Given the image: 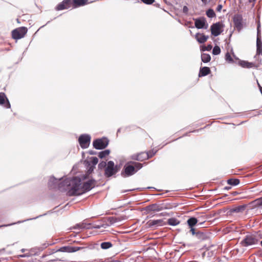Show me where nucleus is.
I'll list each match as a JSON object with an SVG mask.
<instances>
[{
    "label": "nucleus",
    "mask_w": 262,
    "mask_h": 262,
    "mask_svg": "<svg viewBox=\"0 0 262 262\" xmlns=\"http://www.w3.org/2000/svg\"><path fill=\"white\" fill-rule=\"evenodd\" d=\"M79 182V178L77 177L66 178L63 181L58 183L56 188L61 192H66L69 196L77 195Z\"/></svg>",
    "instance_id": "nucleus-1"
},
{
    "label": "nucleus",
    "mask_w": 262,
    "mask_h": 262,
    "mask_svg": "<svg viewBox=\"0 0 262 262\" xmlns=\"http://www.w3.org/2000/svg\"><path fill=\"white\" fill-rule=\"evenodd\" d=\"M79 187L77 191V195H81L85 192H88L92 189L95 185L96 180L94 179H91L87 181L84 182L82 185L81 184V179L79 178Z\"/></svg>",
    "instance_id": "nucleus-2"
},
{
    "label": "nucleus",
    "mask_w": 262,
    "mask_h": 262,
    "mask_svg": "<svg viewBox=\"0 0 262 262\" xmlns=\"http://www.w3.org/2000/svg\"><path fill=\"white\" fill-rule=\"evenodd\" d=\"M259 239L258 237L252 234H247L244 238L241 241V244L243 247H249L258 244Z\"/></svg>",
    "instance_id": "nucleus-3"
},
{
    "label": "nucleus",
    "mask_w": 262,
    "mask_h": 262,
    "mask_svg": "<svg viewBox=\"0 0 262 262\" xmlns=\"http://www.w3.org/2000/svg\"><path fill=\"white\" fill-rule=\"evenodd\" d=\"M118 171V166L115 165L113 161H110L107 162L105 168L104 174L106 177L109 178L115 174Z\"/></svg>",
    "instance_id": "nucleus-4"
},
{
    "label": "nucleus",
    "mask_w": 262,
    "mask_h": 262,
    "mask_svg": "<svg viewBox=\"0 0 262 262\" xmlns=\"http://www.w3.org/2000/svg\"><path fill=\"white\" fill-rule=\"evenodd\" d=\"M135 168L130 162L126 163L121 172V176L123 178L130 177L136 173Z\"/></svg>",
    "instance_id": "nucleus-5"
},
{
    "label": "nucleus",
    "mask_w": 262,
    "mask_h": 262,
    "mask_svg": "<svg viewBox=\"0 0 262 262\" xmlns=\"http://www.w3.org/2000/svg\"><path fill=\"white\" fill-rule=\"evenodd\" d=\"M108 142L109 140L107 138L103 137L94 140L93 145L96 149H103L108 145Z\"/></svg>",
    "instance_id": "nucleus-6"
},
{
    "label": "nucleus",
    "mask_w": 262,
    "mask_h": 262,
    "mask_svg": "<svg viewBox=\"0 0 262 262\" xmlns=\"http://www.w3.org/2000/svg\"><path fill=\"white\" fill-rule=\"evenodd\" d=\"M28 29L25 27H21L13 30L12 31V37L14 39H19L25 36L27 33Z\"/></svg>",
    "instance_id": "nucleus-7"
},
{
    "label": "nucleus",
    "mask_w": 262,
    "mask_h": 262,
    "mask_svg": "<svg viewBox=\"0 0 262 262\" xmlns=\"http://www.w3.org/2000/svg\"><path fill=\"white\" fill-rule=\"evenodd\" d=\"M91 137L88 134L81 135L78 139L79 143L82 149L88 148L90 144Z\"/></svg>",
    "instance_id": "nucleus-8"
},
{
    "label": "nucleus",
    "mask_w": 262,
    "mask_h": 262,
    "mask_svg": "<svg viewBox=\"0 0 262 262\" xmlns=\"http://www.w3.org/2000/svg\"><path fill=\"white\" fill-rule=\"evenodd\" d=\"M233 21L234 27L238 32H240L243 28V18L242 15L239 14H235L233 17Z\"/></svg>",
    "instance_id": "nucleus-9"
},
{
    "label": "nucleus",
    "mask_w": 262,
    "mask_h": 262,
    "mask_svg": "<svg viewBox=\"0 0 262 262\" xmlns=\"http://www.w3.org/2000/svg\"><path fill=\"white\" fill-rule=\"evenodd\" d=\"M223 27L224 25L220 22L213 24L210 27L211 34L215 37L219 36L223 31L222 28Z\"/></svg>",
    "instance_id": "nucleus-10"
},
{
    "label": "nucleus",
    "mask_w": 262,
    "mask_h": 262,
    "mask_svg": "<svg viewBox=\"0 0 262 262\" xmlns=\"http://www.w3.org/2000/svg\"><path fill=\"white\" fill-rule=\"evenodd\" d=\"M84 248L83 247L67 246L60 247L56 251L72 253L76 252L79 250L83 249Z\"/></svg>",
    "instance_id": "nucleus-11"
},
{
    "label": "nucleus",
    "mask_w": 262,
    "mask_h": 262,
    "mask_svg": "<svg viewBox=\"0 0 262 262\" xmlns=\"http://www.w3.org/2000/svg\"><path fill=\"white\" fill-rule=\"evenodd\" d=\"M194 24L195 27L198 29H207L208 27L206 20L203 17L195 19Z\"/></svg>",
    "instance_id": "nucleus-12"
},
{
    "label": "nucleus",
    "mask_w": 262,
    "mask_h": 262,
    "mask_svg": "<svg viewBox=\"0 0 262 262\" xmlns=\"http://www.w3.org/2000/svg\"><path fill=\"white\" fill-rule=\"evenodd\" d=\"M72 5H73L72 0H63L61 3L57 5L55 9L57 11L67 9L71 8Z\"/></svg>",
    "instance_id": "nucleus-13"
},
{
    "label": "nucleus",
    "mask_w": 262,
    "mask_h": 262,
    "mask_svg": "<svg viewBox=\"0 0 262 262\" xmlns=\"http://www.w3.org/2000/svg\"><path fill=\"white\" fill-rule=\"evenodd\" d=\"M102 227H104L103 225H97L94 227H92V225L90 223L86 224L85 223H81L76 224L74 228L79 230L83 229H91L93 228L95 229H100Z\"/></svg>",
    "instance_id": "nucleus-14"
},
{
    "label": "nucleus",
    "mask_w": 262,
    "mask_h": 262,
    "mask_svg": "<svg viewBox=\"0 0 262 262\" xmlns=\"http://www.w3.org/2000/svg\"><path fill=\"white\" fill-rule=\"evenodd\" d=\"M163 207L161 204H152L146 206L144 210L147 212H150L152 211H159L163 210Z\"/></svg>",
    "instance_id": "nucleus-15"
},
{
    "label": "nucleus",
    "mask_w": 262,
    "mask_h": 262,
    "mask_svg": "<svg viewBox=\"0 0 262 262\" xmlns=\"http://www.w3.org/2000/svg\"><path fill=\"white\" fill-rule=\"evenodd\" d=\"M0 105H3L6 108H9L11 107L8 99L3 92L0 93Z\"/></svg>",
    "instance_id": "nucleus-16"
},
{
    "label": "nucleus",
    "mask_w": 262,
    "mask_h": 262,
    "mask_svg": "<svg viewBox=\"0 0 262 262\" xmlns=\"http://www.w3.org/2000/svg\"><path fill=\"white\" fill-rule=\"evenodd\" d=\"M210 233L206 232L205 229L196 232V237L201 241H205L210 238Z\"/></svg>",
    "instance_id": "nucleus-17"
},
{
    "label": "nucleus",
    "mask_w": 262,
    "mask_h": 262,
    "mask_svg": "<svg viewBox=\"0 0 262 262\" xmlns=\"http://www.w3.org/2000/svg\"><path fill=\"white\" fill-rule=\"evenodd\" d=\"M130 158L133 160L142 161L148 159V154L146 152H141L137 154H134L131 156Z\"/></svg>",
    "instance_id": "nucleus-18"
},
{
    "label": "nucleus",
    "mask_w": 262,
    "mask_h": 262,
    "mask_svg": "<svg viewBox=\"0 0 262 262\" xmlns=\"http://www.w3.org/2000/svg\"><path fill=\"white\" fill-rule=\"evenodd\" d=\"M61 179V178L57 179L55 178L54 176L51 177L48 183V187L50 189L56 188L59 183V181Z\"/></svg>",
    "instance_id": "nucleus-19"
},
{
    "label": "nucleus",
    "mask_w": 262,
    "mask_h": 262,
    "mask_svg": "<svg viewBox=\"0 0 262 262\" xmlns=\"http://www.w3.org/2000/svg\"><path fill=\"white\" fill-rule=\"evenodd\" d=\"M195 38L200 43H203L209 38V36L203 33H197L195 34Z\"/></svg>",
    "instance_id": "nucleus-20"
},
{
    "label": "nucleus",
    "mask_w": 262,
    "mask_h": 262,
    "mask_svg": "<svg viewBox=\"0 0 262 262\" xmlns=\"http://www.w3.org/2000/svg\"><path fill=\"white\" fill-rule=\"evenodd\" d=\"M247 207L246 205H239L236 207H235L234 208H231L229 212L231 213H240V212H243L246 209Z\"/></svg>",
    "instance_id": "nucleus-21"
},
{
    "label": "nucleus",
    "mask_w": 262,
    "mask_h": 262,
    "mask_svg": "<svg viewBox=\"0 0 262 262\" xmlns=\"http://www.w3.org/2000/svg\"><path fill=\"white\" fill-rule=\"evenodd\" d=\"M210 72L211 71L210 68L207 67L201 68L199 73V77H201L205 76L210 74Z\"/></svg>",
    "instance_id": "nucleus-22"
},
{
    "label": "nucleus",
    "mask_w": 262,
    "mask_h": 262,
    "mask_svg": "<svg viewBox=\"0 0 262 262\" xmlns=\"http://www.w3.org/2000/svg\"><path fill=\"white\" fill-rule=\"evenodd\" d=\"M256 54L259 55L262 54V41L261 37L256 38Z\"/></svg>",
    "instance_id": "nucleus-23"
},
{
    "label": "nucleus",
    "mask_w": 262,
    "mask_h": 262,
    "mask_svg": "<svg viewBox=\"0 0 262 262\" xmlns=\"http://www.w3.org/2000/svg\"><path fill=\"white\" fill-rule=\"evenodd\" d=\"M251 204L255 208H262V196L255 199L251 202Z\"/></svg>",
    "instance_id": "nucleus-24"
},
{
    "label": "nucleus",
    "mask_w": 262,
    "mask_h": 262,
    "mask_svg": "<svg viewBox=\"0 0 262 262\" xmlns=\"http://www.w3.org/2000/svg\"><path fill=\"white\" fill-rule=\"evenodd\" d=\"M88 0H73V6L74 8L83 6L87 3Z\"/></svg>",
    "instance_id": "nucleus-25"
},
{
    "label": "nucleus",
    "mask_w": 262,
    "mask_h": 262,
    "mask_svg": "<svg viewBox=\"0 0 262 262\" xmlns=\"http://www.w3.org/2000/svg\"><path fill=\"white\" fill-rule=\"evenodd\" d=\"M238 64L243 68H252L253 63L252 62H249L245 60H240Z\"/></svg>",
    "instance_id": "nucleus-26"
},
{
    "label": "nucleus",
    "mask_w": 262,
    "mask_h": 262,
    "mask_svg": "<svg viewBox=\"0 0 262 262\" xmlns=\"http://www.w3.org/2000/svg\"><path fill=\"white\" fill-rule=\"evenodd\" d=\"M187 223L190 227H193L194 225H198L197 219L195 217H191L187 220Z\"/></svg>",
    "instance_id": "nucleus-27"
},
{
    "label": "nucleus",
    "mask_w": 262,
    "mask_h": 262,
    "mask_svg": "<svg viewBox=\"0 0 262 262\" xmlns=\"http://www.w3.org/2000/svg\"><path fill=\"white\" fill-rule=\"evenodd\" d=\"M198 226H202L206 221L207 217L205 215L202 214L199 216L197 218Z\"/></svg>",
    "instance_id": "nucleus-28"
},
{
    "label": "nucleus",
    "mask_w": 262,
    "mask_h": 262,
    "mask_svg": "<svg viewBox=\"0 0 262 262\" xmlns=\"http://www.w3.org/2000/svg\"><path fill=\"white\" fill-rule=\"evenodd\" d=\"M201 60L204 63L209 62L211 60V56L209 54L202 53L201 54Z\"/></svg>",
    "instance_id": "nucleus-29"
},
{
    "label": "nucleus",
    "mask_w": 262,
    "mask_h": 262,
    "mask_svg": "<svg viewBox=\"0 0 262 262\" xmlns=\"http://www.w3.org/2000/svg\"><path fill=\"white\" fill-rule=\"evenodd\" d=\"M113 246V244L110 242H102L100 244V247L101 249L103 250H106L110 248H111Z\"/></svg>",
    "instance_id": "nucleus-30"
},
{
    "label": "nucleus",
    "mask_w": 262,
    "mask_h": 262,
    "mask_svg": "<svg viewBox=\"0 0 262 262\" xmlns=\"http://www.w3.org/2000/svg\"><path fill=\"white\" fill-rule=\"evenodd\" d=\"M167 223L168 225L174 226L178 225L180 221L175 217H171L168 220Z\"/></svg>",
    "instance_id": "nucleus-31"
},
{
    "label": "nucleus",
    "mask_w": 262,
    "mask_h": 262,
    "mask_svg": "<svg viewBox=\"0 0 262 262\" xmlns=\"http://www.w3.org/2000/svg\"><path fill=\"white\" fill-rule=\"evenodd\" d=\"M40 246L35 247L30 250V252L33 255H38L42 250H40Z\"/></svg>",
    "instance_id": "nucleus-32"
},
{
    "label": "nucleus",
    "mask_w": 262,
    "mask_h": 262,
    "mask_svg": "<svg viewBox=\"0 0 262 262\" xmlns=\"http://www.w3.org/2000/svg\"><path fill=\"white\" fill-rule=\"evenodd\" d=\"M130 164L133 165V166L135 168V170H136V172H137L138 170L141 169L142 167V164L138 162H136L134 161H129Z\"/></svg>",
    "instance_id": "nucleus-33"
},
{
    "label": "nucleus",
    "mask_w": 262,
    "mask_h": 262,
    "mask_svg": "<svg viewBox=\"0 0 262 262\" xmlns=\"http://www.w3.org/2000/svg\"><path fill=\"white\" fill-rule=\"evenodd\" d=\"M240 181L238 179H230L227 180V183L232 186H236L239 184Z\"/></svg>",
    "instance_id": "nucleus-34"
},
{
    "label": "nucleus",
    "mask_w": 262,
    "mask_h": 262,
    "mask_svg": "<svg viewBox=\"0 0 262 262\" xmlns=\"http://www.w3.org/2000/svg\"><path fill=\"white\" fill-rule=\"evenodd\" d=\"M163 221L161 220H152L150 223V225L152 226H159L162 225Z\"/></svg>",
    "instance_id": "nucleus-35"
},
{
    "label": "nucleus",
    "mask_w": 262,
    "mask_h": 262,
    "mask_svg": "<svg viewBox=\"0 0 262 262\" xmlns=\"http://www.w3.org/2000/svg\"><path fill=\"white\" fill-rule=\"evenodd\" d=\"M110 153V150L109 149H105L104 150L101 151L99 152L98 157L100 159H102L105 157L106 156H108Z\"/></svg>",
    "instance_id": "nucleus-36"
},
{
    "label": "nucleus",
    "mask_w": 262,
    "mask_h": 262,
    "mask_svg": "<svg viewBox=\"0 0 262 262\" xmlns=\"http://www.w3.org/2000/svg\"><path fill=\"white\" fill-rule=\"evenodd\" d=\"M86 165L88 167L87 174H90L93 171L95 166H94V165H91L90 162L89 161L86 162Z\"/></svg>",
    "instance_id": "nucleus-37"
},
{
    "label": "nucleus",
    "mask_w": 262,
    "mask_h": 262,
    "mask_svg": "<svg viewBox=\"0 0 262 262\" xmlns=\"http://www.w3.org/2000/svg\"><path fill=\"white\" fill-rule=\"evenodd\" d=\"M206 15L209 18H213L215 16V13L213 9H209L206 11Z\"/></svg>",
    "instance_id": "nucleus-38"
},
{
    "label": "nucleus",
    "mask_w": 262,
    "mask_h": 262,
    "mask_svg": "<svg viewBox=\"0 0 262 262\" xmlns=\"http://www.w3.org/2000/svg\"><path fill=\"white\" fill-rule=\"evenodd\" d=\"M221 53V49L220 47L217 46H215L213 48L212 50V54L214 55H217L220 54Z\"/></svg>",
    "instance_id": "nucleus-39"
},
{
    "label": "nucleus",
    "mask_w": 262,
    "mask_h": 262,
    "mask_svg": "<svg viewBox=\"0 0 262 262\" xmlns=\"http://www.w3.org/2000/svg\"><path fill=\"white\" fill-rule=\"evenodd\" d=\"M225 59L226 61H227L229 63H233L234 62V60L231 57L230 53L229 52H227L225 55Z\"/></svg>",
    "instance_id": "nucleus-40"
},
{
    "label": "nucleus",
    "mask_w": 262,
    "mask_h": 262,
    "mask_svg": "<svg viewBox=\"0 0 262 262\" xmlns=\"http://www.w3.org/2000/svg\"><path fill=\"white\" fill-rule=\"evenodd\" d=\"M90 159H91V161H90V162L91 164H92L91 165H94V166H95V165L98 162V158L95 157H92L90 158Z\"/></svg>",
    "instance_id": "nucleus-41"
},
{
    "label": "nucleus",
    "mask_w": 262,
    "mask_h": 262,
    "mask_svg": "<svg viewBox=\"0 0 262 262\" xmlns=\"http://www.w3.org/2000/svg\"><path fill=\"white\" fill-rule=\"evenodd\" d=\"M107 166V163L105 161H101L98 165V168L99 169H102L105 168Z\"/></svg>",
    "instance_id": "nucleus-42"
},
{
    "label": "nucleus",
    "mask_w": 262,
    "mask_h": 262,
    "mask_svg": "<svg viewBox=\"0 0 262 262\" xmlns=\"http://www.w3.org/2000/svg\"><path fill=\"white\" fill-rule=\"evenodd\" d=\"M212 48V47L211 45L209 44L207 46H202L201 47V50L202 51H209L211 50Z\"/></svg>",
    "instance_id": "nucleus-43"
},
{
    "label": "nucleus",
    "mask_w": 262,
    "mask_h": 262,
    "mask_svg": "<svg viewBox=\"0 0 262 262\" xmlns=\"http://www.w3.org/2000/svg\"><path fill=\"white\" fill-rule=\"evenodd\" d=\"M157 152V150H154V149L150 150L146 152V154H148V159L151 158L152 156H154L156 153Z\"/></svg>",
    "instance_id": "nucleus-44"
},
{
    "label": "nucleus",
    "mask_w": 262,
    "mask_h": 262,
    "mask_svg": "<svg viewBox=\"0 0 262 262\" xmlns=\"http://www.w3.org/2000/svg\"><path fill=\"white\" fill-rule=\"evenodd\" d=\"M260 27V23H259L258 24L257 27V37H261Z\"/></svg>",
    "instance_id": "nucleus-45"
},
{
    "label": "nucleus",
    "mask_w": 262,
    "mask_h": 262,
    "mask_svg": "<svg viewBox=\"0 0 262 262\" xmlns=\"http://www.w3.org/2000/svg\"><path fill=\"white\" fill-rule=\"evenodd\" d=\"M142 2L146 5H151L155 2V0H141Z\"/></svg>",
    "instance_id": "nucleus-46"
},
{
    "label": "nucleus",
    "mask_w": 262,
    "mask_h": 262,
    "mask_svg": "<svg viewBox=\"0 0 262 262\" xmlns=\"http://www.w3.org/2000/svg\"><path fill=\"white\" fill-rule=\"evenodd\" d=\"M51 244H50L49 243H43L41 246H40V250L43 251L45 249L47 248Z\"/></svg>",
    "instance_id": "nucleus-47"
},
{
    "label": "nucleus",
    "mask_w": 262,
    "mask_h": 262,
    "mask_svg": "<svg viewBox=\"0 0 262 262\" xmlns=\"http://www.w3.org/2000/svg\"><path fill=\"white\" fill-rule=\"evenodd\" d=\"M31 255H32V253H25V254H24L19 255H18V257H22V258H24V257H29L31 256Z\"/></svg>",
    "instance_id": "nucleus-48"
},
{
    "label": "nucleus",
    "mask_w": 262,
    "mask_h": 262,
    "mask_svg": "<svg viewBox=\"0 0 262 262\" xmlns=\"http://www.w3.org/2000/svg\"><path fill=\"white\" fill-rule=\"evenodd\" d=\"M188 10H189L188 8L186 6H184L183 7V12L184 14H187Z\"/></svg>",
    "instance_id": "nucleus-49"
},
{
    "label": "nucleus",
    "mask_w": 262,
    "mask_h": 262,
    "mask_svg": "<svg viewBox=\"0 0 262 262\" xmlns=\"http://www.w3.org/2000/svg\"><path fill=\"white\" fill-rule=\"evenodd\" d=\"M108 220L112 224H113L116 222V218L113 216L110 217H109Z\"/></svg>",
    "instance_id": "nucleus-50"
},
{
    "label": "nucleus",
    "mask_w": 262,
    "mask_h": 262,
    "mask_svg": "<svg viewBox=\"0 0 262 262\" xmlns=\"http://www.w3.org/2000/svg\"><path fill=\"white\" fill-rule=\"evenodd\" d=\"M223 8V6L221 4H219L217 5L216 8V10L217 11V12H220L222 10Z\"/></svg>",
    "instance_id": "nucleus-51"
},
{
    "label": "nucleus",
    "mask_w": 262,
    "mask_h": 262,
    "mask_svg": "<svg viewBox=\"0 0 262 262\" xmlns=\"http://www.w3.org/2000/svg\"><path fill=\"white\" fill-rule=\"evenodd\" d=\"M54 252H55V251H54V250H51V251H50V252H49L47 254L43 255L42 256V258H44V257H45L47 255H51V254H53Z\"/></svg>",
    "instance_id": "nucleus-52"
},
{
    "label": "nucleus",
    "mask_w": 262,
    "mask_h": 262,
    "mask_svg": "<svg viewBox=\"0 0 262 262\" xmlns=\"http://www.w3.org/2000/svg\"><path fill=\"white\" fill-rule=\"evenodd\" d=\"M89 154L91 155H96L97 152L93 150H90L89 151Z\"/></svg>",
    "instance_id": "nucleus-53"
},
{
    "label": "nucleus",
    "mask_w": 262,
    "mask_h": 262,
    "mask_svg": "<svg viewBox=\"0 0 262 262\" xmlns=\"http://www.w3.org/2000/svg\"><path fill=\"white\" fill-rule=\"evenodd\" d=\"M190 228H191L190 231L192 233V234L196 235V232H195L194 229L193 227H190Z\"/></svg>",
    "instance_id": "nucleus-54"
},
{
    "label": "nucleus",
    "mask_w": 262,
    "mask_h": 262,
    "mask_svg": "<svg viewBox=\"0 0 262 262\" xmlns=\"http://www.w3.org/2000/svg\"><path fill=\"white\" fill-rule=\"evenodd\" d=\"M38 217L39 216H37V217H33V218L31 219H27V220H26V221H28V220H31V219H36L38 218ZM25 221H26V220H25ZM22 222H23V221H19V222H18L17 223H22Z\"/></svg>",
    "instance_id": "nucleus-55"
},
{
    "label": "nucleus",
    "mask_w": 262,
    "mask_h": 262,
    "mask_svg": "<svg viewBox=\"0 0 262 262\" xmlns=\"http://www.w3.org/2000/svg\"><path fill=\"white\" fill-rule=\"evenodd\" d=\"M102 262H120V261L119 260H115V261H113V260H104V261H103Z\"/></svg>",
    "instance_id": "nucleus-56"
},
{
    "label": "nucleus",
    "mask_w": 262,
    "mask_h": 262,
    "mask_svg": "<svg viewBox=\"0 0 262 262\" xmlns=\"http://www.w3.org/2000/svg\"><path fill=\"white\" fill-rule=\"evenodd\" d=\"M134 190V189H128V190H124L123 191H122L123 193L124 192H129V191H133Z\"/></svg>",
    "instance_id": "nucleus-57"
},
{
    "label": "nucleus",
    "mask_w": 262,
    "mask_h": 262,
    "mask_svg": "<svg viewBox=\"0 0 262 262\" xmlns=\"http://www.w3.org/2000/svg\"><path fill=\"white\" fill-rule=\"evenodd\" d=\"M201 1L205 5L207 4L208 3L207 0H201Z\"/></svg>",
    "instance_id": "nucleus-58"
},
{
    "label": "nucleus",
    "mask_w": 262,
    "mask_h": 262,
    "mask_svg": "<svg viewBox=\"0 0 262 262\" xmlns=\"http://www.w3.org/2000/svg\"><path fill=\"white\" fill-rule=\"evenodd\" d=\"M14 224H15V223H13V224H11L8 225V226H10V225H14ZM6 226H7V225H4L0 226V228L2 227H6Z\"/></svg>",
    "instance_id": "nucleus-59"
},
{
    "label": "nucleus",
    "mask_w": 262,
    "mask_h": 262,
    "mask_svg": "<svg viewBox=\"0 0 262 262\" xmlns=\"http://www.w3.org/2000/svg\"><path fill=\"white\" fill-rule=\"evenodd\" d=\"M5 251V248H3V249H0V254H1V253H3V252H4Z\"/></svg>",
    "instance_id": "nucleus-60"
},
{
    "label": "nucleus",
    "mask_w": 262,
    "mask_h": 262,
    "mask_svg": "<svg viewBox=\"0 0 262 262\" xmlns=\"http://www.w3.org/2000/svg\"><path fill=\"white\" fill-rule=\"evenodd\" d=\"M230 188H231V187H227V186H226V187H225V189H227V190H229V189H230Z\"/></svg>",
    "instance_id": "nucleus-61"
},
{
    "label": "nucleus",
    "mask_w": 262,
    "mask_h": 262,
    "mask_svg": "<svg viewBox=\"0 0 262 262\" xmlns=\"http://www.w3.org/2000/svg\"><path fill=\"white\" fill-rule=\"evenodd\" d=\"M26 250H26V249H21L20 251H21V252H25V251H26Z\"/></svg>",
    "instance_id": "nucleus-62"
},
{
    "label": "nucleus",
    "mask_w": 262,
    "mask_h": 262,
    "mask_svg": "<svg viewBox=\"0 0 262 262\" xmlns=\"http://www.w3.org/2000/svg\"><path fill=\"white\" fill-rule=\"evenodd\" d=\"M255 0H249L250 2H251L252 1H255Z\"/></svg>",
    "instance_id": "nucleus-63"
},
{
    "label": "nucleus",
    "mask_w": 262,
    "mask_h": 262,
    "mask_svg": "<svg viewBox=\"0 0 262 262\" xmlns=\"http://www.w3.org/2000/svg\"><path fill=\"white\" fill-rule=\"evenodd\" d=\"M260 245L262 246V240L260 241Z\"/></svg>",
    "instance_id": "nucleus-64"
}]
</instances>
